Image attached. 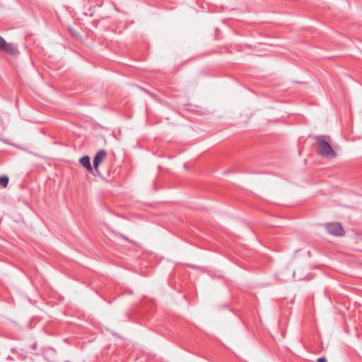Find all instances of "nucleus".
<instances>
[{"mask_svg":"<svg viewBox=\"0 0 362 362\" xmlns=\"http://www.w3.org/2000/svg\"><path fill=\"white\" fill-rule=\"evenodd\" d=\"M313 139L315 140L318 154L324 158H333L337 156L336 152L332 149L329 141L330 138L327 135H317L314 136Z\"/></svg>","mask_w":362,"mask_h":362,"instance_id":"1","label":"nucleus"},{"mask_svg":"<svg viewBox=\"0 0 362 362\" xmlns=\"http://www.w3.org/2000/svg\"><path fill=\"white\" fill-rule=\"evenodd\" d=\"M327 232L335 236H342L344 235V230L339 223H328L325 225Z\"/></svg>","mask_w":362,"mask_h":362,"instance_id":"2","label":"nucleus"},{"mask_svg":"<svg viewBox=\"0 0 362 362\" xmlns=\"http://www.w3.org/2000/svg\"><path fill=\"white\" fill-rule=\"evenodd\" d=\"M107 152L105 149H100L97 152L93 158V168L95 171L98 170L100 164L105 159Z\"/></svg>","mask_w":362,"mask_h":362,"instance_id":"3","label":"nucleus"},{"mask_svg":"<svg viewBox=\"0 0 362 362\" xmlns=\"http://www.w3.org/2000/svg\"><path fill=\"white\" fill-rule=\"evenodd\" d=\"M1 49L5 51L12 56H17L20 53L17 47L14 44L7 43L6 42V44H4V46L1 48Z\"/></svg>","mask_w":362,"mask_h":362,"instance_id":"4","label":"nucleus"},{"mask_svg":"<svg viewBox=\"0 0 362 362\" xmlns=\"http://www.w3.org/2000/svg\"><path fill=\"white\" fill-rule=\"evenodd\" d=\"M80 163L89 172L93 170V167L90 164V158L88 156H84L79 160Z\"/></svg>","mask_w":362,"mask_h":362,"instance_id":"5","label":"nucleus"},{"mask_svg":"<svg viewBox=\"0 0 362 362\" xmlns=\"http://www.w3.org/2000/svg\"><path fill=\"white\" fill-rule=\"evenodd\" d=\"M8 182V177L6 175L0 177V185L6 187Z\"/></svg>","mask_w":362,"mask_h":362,"instance_id":"6","label":"nucleus"},{"mask_svg":"<svg viewBox=\"0 0 362 362\" xmlns=\"http://www.w3.org/2000/svg\"><path fill=\"white\" fill-rule=\"evenodd\" d=\"M317 362H327L326 358L325 357H321V358H319L317 360Z\"/></svg>","mask_w":362,"mask_h":362,"instance_id":"7","label":"nucleus"},{"mask_svg":"<svg viewBox=\"0 0 362 362\" xmlns=\"http://www.w3.org/2000/svg\"><path fill=\"white\" fill-rule=\"evenodd\" d=\"M36 347H37L36 344H33L32 346V349L35 350V349H36Z\"/></svg>","mask_w":362,"mask_h":362,"instance_id":"8","label":"nucleus"}]
</instances>
